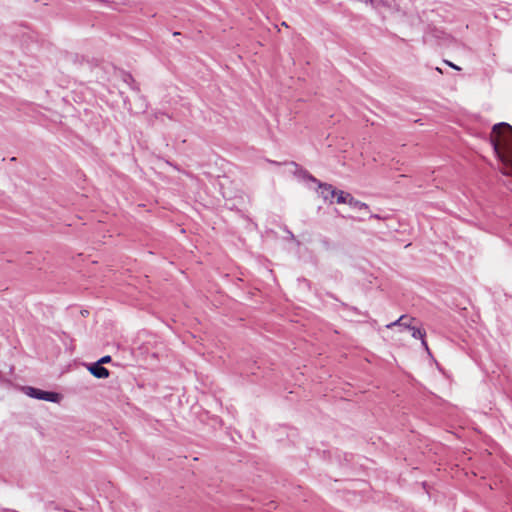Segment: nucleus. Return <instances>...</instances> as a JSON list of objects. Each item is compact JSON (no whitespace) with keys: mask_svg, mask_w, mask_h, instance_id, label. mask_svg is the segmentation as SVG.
<instances>
[{"mask_svg":"<svg viewBox=\"0 0 512 512\" xmlns=\"http://www.w3.org/2000/svg\"><path fill=\"white\" fill-rule=\"evenodd\" d=\"M490 141L503 164L502 173L512 175V126L504 122L494 125Z\"/></svg>","mask_w":512,"mask_h":512,"instance_id":"f257e3e1","label":"nucleus"},{"mask_svg":"<svg viewBox=\"0 0 512 512\" xmlns=\"http://www.w3.org/2000/svg\"><path fill=\"white\" fill-rule=\"evenodd\" d=\"M23 390L29 397L39 400L58 403L61 399V396L58 393L43 391L30 386L24 387Z\"/></svg>","mask_w":512,"mask_h":512,"instance_id":"f03ea898","label":"nucleus"},{"mask_svg":"<svg viewBox=\"0 0 512 512\" xmlns=\"http://www.w3.org/2000/svg\"><path fill=\"white\" fill-rule=\"evenodd\" d=\"M88 370L94 377L99 378V379L108 378L109 374H110L109 371L105 367L98 364L97 362L89 365Z\"/></svg>","mask_w":512,"mask_h":512,"instance_id":"7ed1b4c3","label":"nucleus"},{"mask_svg":"<svg viewBox=\"0 0 512 512\" xmlns=\"http://www.w3.org/2000/svg\"><path fill=\"white\" fill-rule=\"evenodd\" d=\"M320 195L325 201L332 202V199L335 197L337 190L334 189L331 185L328 184H319Z\"/></svg>","mask_w":512,"mask_h":512,"instance_id":"20e7f679","label":"nucleus"},{"mask_svg":"<svg viewBox=\"0 0 512 512\" xmlns=\"http://www.w3.org/2000/svg\"><path fill=\"white\" fill-rule=\"evenodd\" d=\"M412 319H409L407 316L402 315L399 319H397L395 322H392L388 324L387 328H392L396 325H399L405 329H411L413 326L411 325Z\"/></svg>","mask_w":512,"mask_h":512,"instance_id":"39448f33","label":"nucleus"},{"mask_svg":"<svg viewBox=\"0 0 512 512\" xmlns=\"http://www.w3.org/2000/svg\"><path fill=\"white\" fill-rule=\"evenodd\" d=\"M410 331H411L412 337L415 338V339H421L423 346L426 349H428L427 343L424 340L425 332L423 330L419 329V328L414 327V326L410 329Z\"/></svg>","mask_w":512,"mask_h":512,"instance_id":"423d86ee","label":"nucleus"},{"mask_svg":"<svg viewBox=\"0 0 512 512\" xmlns=\"http://www.w3.org/2000/svg\"><path fill=\"white\" fill-rule=\"evenodd\" d=\"M351 196H352L351 194L341 191V190H337V193L335 195V197H337V203L348 204V205H349V198H351Z\"/></svg>","mask_w":512,"mask_h":512,"instance_id":"0eeeda50","label":"nucleus"},{"mask_svg":"<svg viewBox=\"0 0 512 512\" xmlns=\"http://www.w3.org/2000/svg\"><path fill=\"white\" fill-rule=\"evenodd\" d=\"M349 205L358 209H367V205L365 203L356 200L353 196L349 198Z\"/></svg>","mask_w":512,"mask_h":512,"instance_id":"6e6552de","label":"nucleus"},{"mask_svg":"<svg viewBox=\"0 0 512 512\" xmlns=\"http://www.w3.org/2000/svg\"><path fill=\"white\" fill-rule=\"evenodd\" d=\"M111 361V357L110 356H103L102 358H100L97 363L100 364V365H103V364H106V363H109Z\"/></svg>","mask_w":512,"mask_h":512,"instance_id":"1a4fd4ad","label":"nucleus"},{"mask_svg":"<svg viewBox=\"0 0 512 512\" xmlns=\"http://www.w3.org/2000/svg\"><path fill=\"white\" fill-rule=\"evenodd\" d=\"M446 63H447L450 67H452V68H454V69H456V70H459V69H460L458 66L454 65L453 63H451V62H449V61H446Z\"/></svg>","mask_w":512,"mask_h":512,"instance_id":"9d476101","label":"nucleus"}]
</instances>
